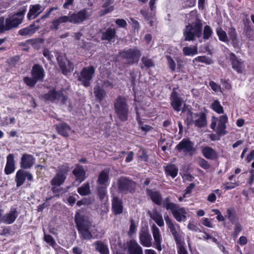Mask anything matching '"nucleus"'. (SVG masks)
Wrapping results in <instances>:
<instances>
[{"label":"nucleus","instance_id":"nucleus-1","mask_svg":"<svg viewBox=\"0 0 254 254\" xmlns=\"http://www.w3.org/2000/svg\"><path fill=\"white\" fill-rule=\"evenodd\" d=\"M186 18L190 23L186 26L184 30L185 40L190 41L195 37L199 38L202 35V25L197 15L196 10H192L187 14Z\"/></svg>","mask_w":254,"mask_h":254},{"label":"nucleus","instance_id":"nucleus-2","mask_svg":"<svg viewBox=\"0 0 254 254\" xmlns=\"http://www.w3.org/2000/svg\"><path fill=\"white\" fill-rule=\"evenodd\" d=\"M74 222L80 238L82 240H90L93 239V236L90 231L92 227V222L88 216L77 211L74 215Z\"/></svg>","mask_w":254,"mask_h":254},{"label":"nucleus","instance_id":"nucleus-3","mask_svg":"<svg viewBox=\"0 0 254 254\" xmlns=\"http://www.w3.org/2000/svg\"><path fill=\"white\" fill-rule=\"evenodd\" d=\"M87 18V12L85 9L78 12H75L71 15L61 16L54 19L51 22L50 28L52 30H58L60 24L66 22L78 24L84 21Z\"/></svg>","mask_w":254,"mask_h":254},{"label":"nucleus","instance_id":"nucleus-4","mask_svg":"<svg viewBox=\"0 0 254 254\" xmlns=\"http://www.w3.org/2000/svg\"><path fill=\"white\" fill-rule=\"evenodd\" d=\"M26 11L24 8L5 20L3 17H0V33L18 27L22 22Z\"/></svg>","mask_w":254,"mask_h":254},{"label":"nucleus","instance_id":"nucleus-5","mask_svg":"<svg viewBox=\"0 0 254 254\" xmlns=\"http://www.w3.org/2000/svg\"><path fill=\"white\" fill-rule=\"evenodd\" d=\"M171 197L163 199L162 205L167 211H170L174 218L179 222L187 220V212L186 208L180 207L179 205L171 201Z\"/></svg>","mask_w":254,"mask_h":254},{"label":"nucleus","instance_id":"nucleus-6","mask_svg":"<svg viewBox=\"0 0 254 254\" xmlns=\"http://www.w3.org/2000/svg\"><path fill=\"white\" fill-rule=\"evenodd\" d=\"M117 185L119 193L122 195H126L135 192L136 184L128 177L122 176L118 179Z\"/></svg>","mask_w":254,"mask_h":254},{"label":"nucleus","instance_id":"nucleus-7","mask_svg":"<svg viewBox=\"0 0 254 254\" xmlns=\"http://www.w3.org/2000/svg\"><path fill=\"white\" fill-rule=\"evenodd\" d=\"M121 58L129 65L137 63L141 56V52L136 47L124 49L119 52Z\"/></svg>","mask_w":254,"mask_h":254},{"label":"nucleus","instance_id":"nucleus-8","mask_svg":"<svg viewBox=\"0 0 254 254\" xmlns=\"http://www.w3.org/2000/svg\"><path fill=\"white\" fill-rule=\"evenodd\" d=\"M95 71V67L92 65L84 67L82 69L78 76V80L81 81L82 85L86 87L90 85Z\"/></svg>","mask_w":254,"mask_h":254},{"label":"nucleus","instance_id":"nucleus-9","mask_svg":"<svg viewBox=\"0 0 254 254\" xmlns=\"http://www.w3.org/2000/svg\"><path fill=\"white\" fill-rule=\"evenodd\" d=\"M194 143L189 138H183L176 147L175 149L179 152H183L185 154L192 156L196 152Z\"/></svg>","mask_w":254,"mask_h":254},{"label":"nucleus","instance_id":"nucleus-10","mask_svg":"<svg viewBox=\"0 0 254 254\" xmlns=\"http://www.w3.org/2000/svg\"><path fill=\"white\" fill-rule=\"evenodd\" d=\"M187 120L188 125L193 123L198 127H203L206 125V115L204 112H200L199 115L197 113L188 112Z\"/></svg>","mask_w":254,"mask_h":254},{"label":"nucleus","instance_id":"nucleus-11","mask_svg":"<svg viewBox=\"0 0 254 254\" xmlns=\"http://www.w3.org/2000/svg\"><path fill=\"white\" fill-rule=\"evenodd\" d=\"M164 219L167 227L173 236L176 244H178L182 242V237L179 233L180 226L178 224L174 223L168 215L164 216Z\"/></svg>","mask_w":254,"mask_h":254},{"label":"nucleus","instance_id":"nucleus-12","mask_svg":"<svg viewBox=\"0 0 254 254\" xmlns=\"http://www.w3.org/2000/svg\"><path fill=\"white\" fill-rule=\"evenodd\" d=\"M3 213V210L0 209V223L11 224L18 216L17 209L16 207H11L8 213L2 215Z\"/></svg>","mask_w":254,"mask_h":254},{"label":"nucleus","instance_id":"nucleus-13","mask_svg":"<svg viewBox=\"0 0 254 254\" xmlns=\"http://www.w3.org/2000/svg\"><path fill=\"white\" fill-rule=\"evenodd\" d=\"M44 98L48 101L53 102H61L64 104L67 100V97L64 95L62 91H56L53 89L48 92V93L44 95Z\"/></svg>","mask_w":254,"mask_h":254},{"label":"nucleus","instance_id":"nucleus-14","mask_svg":"<svg viewBox=\"0 0 254 254\" xmlns=\"http://www.w3.org/2000/svg\"><path fill=\"white\" fill-rule=\"evenodd\" d=\"M101 40L111 44L115 41L117 37V30L114 28L108 27L99 31Z\"/></svg>","mask_w":254,"mask_h":254},{"label":"nucleus","instance_id":"nucleus-15","mask_svg":"<svg viewBox=\"0 0 254 254\" xmlns=\"http://www.w3.org/2000/svg\"><path fill=\"white\" fill-rule=\"evenodd\" d=\"M171 105L175 111H180V109L185 103L184 95L173 89L170 95Z\"/></svg>","mask_w":254,"mask_h":254},{"label":"nucleus","instance_id":"nucleus-16","mask_svg":"<svg viewBox=\"0 0 254 254\" xmlns=\"http://www.w3.org/2000/svg\"><path fill=\"white\" fill-rule=\"evenodd\" d=\"M57 60L59 67L62 70V72L64 75H67L71 72L73 70V64L66 58L57 57Z\"/></svg>","mask_w":254,"mask_h":254},{"label":"nucleus","instance_id":"nucleus-17","mask_svg":"<svg viewBox=\"0 0 254 254\" xmlns=\"http://www.w3.org/2000/svg\"><path fill=\"white\" fill-rule=\"evenodd\" d=\"M127 254H143L142 248L134 239L127 241Z\"/></svg>","mask_w":254,"mask_h":254},{"label":"nucleus","instance_id":"nucleus-18","mask_svg":"<svg viewBox=\"0 0 254 254\" xmlns=\"http://www.w3.org/2000/svg\"><path fill=\"white\" fill-rule=\"evenodd\" d=\"M35 159L32 155L25 153L21 158L20 165L23 169H30L34 164Z\"/></svg>","mask_w":254,"mask_h":254},{"label":"nucleus","instance_id":"nucleus-19","mask_svg":"<svg viewBox=\"0 0 254 254\" xmlns=\"http://www.w3.org/2000/svg\"><path fill=\"white\" fill-rule=\"evenodd\" d=\"M230 60L232 68L238 73H242L245 66L243 61L232 53L230 54Z\"/></svg>","mask_w":254,"mask_h":254},{"label":"nucleus","instance_id":"nucleus-20","mask_svg":"<svg viewBox=\"0 0 254 254\" xmlns=\"http://www.w3.org/2000/svg\"><path fill=\"white\" fill-rule=\"evenodd\" d=\"M72 174L75 177V181L80 184L86 179V172L82 165L76 164L75 168L72 171Z\"/></svg>","mask_w":254,"mask_h":254},{"label":"nucleus","instance_id":"nucleus-21","mask_svg":"<svg viewBox=\"0 0 254 254\" xmlns=\"http://www.w3.org/2000/svg\"><path fill=\"white\" fill-rule=\"evenodd\" d=\"M114 107L115 111H128L127 99L122 96H119L114 102Z\"/></svg>","mask_w":254,"mask_h":254},{"label":"nucleus","instance_id":"nucleus-22","mask_svg":"<svg viewBox=\"0 0 254 254\" xmlns=\"http://www.w3.org/2000/svg\"><path fill=\"white\" fill-rule=\"evenodd\" d=\"M146 193L154 204L157 205L162 204L163 199L162 200V195L159 191L146 189Z\"/></svg>","mask_w":254,"mask_h":254},{"label":"nucleus","instance_id":"nucleus-23","mask_svg":"<svg viewBox=\"0 0 254 254\" xmlns=\"http://www.w3.org/2000/svg\"><path fill=\"white\" fill-rule=\"evenodd\" d=\"M44 10V8L40 4L31 5L27 13V18L29 20L36 18Z\"/></svg>","mask_w":254,"mask_h":254},{"label":"nucleus","instance_id":"nucleus-24","mask_svg":"<svg viewBox=\"0 0 254 254\" xmlns=\"http://www.w3.org/2000/svg\"><path fill=\"white\" fill-rule=\"evenodd\" d=\"M122 200L117 196H114L112 199V211L115 215L121 214L123 212Z\"/></svg>","mask_w":254,"mask_h":254},{"label":"nucleus","instance_id":"nucleus-25","mask_svg":"<svg viewBox=\"0 0 254 254\" xmlns=\"http://www.w3.org/2000/svg\"><path fill=\"white\" fill-rule=\"evenodd\" d=\"M152 231L154 240V248L158 251H161L162 250L161 243L162 239L160 235V232L159 228L155 225H153L152 227Z\"/></svg>","mask_w":254,"mask_h":254},{"label":"nucleus","instance_id":"nucleus-26","mask_svg":"<svg viewBox=\"0 0 254 254\" xmlns=\"http://www.w3.org/2000/svg\"><path fill=\"white\" fill-rule=\"evenodd\" d=\"M227 121L228 118L226 115H223L220 117L218 125L215 130V131L218 135L222 136L227 134V132L226 130V123Z\"/></svg>","mask_w":254,"mask_h":254},{"label":"nucleus","instance_id":"nucleus-27","mask_svg":"<svg viewBox=\"0 0 254 254\" xmlns=\"http://www.w3.org/2000/svg\"><path fill=\"white\" fill-rule=\"evenodd\" d=\"M31 75L38 81H43L45 74L43 67L39 64H35L31 70Z\"/></svg>","mask_w":254,"mask_h":254},{"label":"nucleus","instance_id":"nucleus-28","mask_svg":"<svg viewBox=\"0 0 254 254\" xmlns=\"http://www.w3.org/2000/svg\"><path fill=\"white\" fill-rule=\"evenodd\" d=\"M15 170V161L13 154H9L6 157V163L4 169L6 175H10L13 173Z\"/></svg>","mask_w":254,"mask_h":254},{"label":"nucleus","instance_id":"nucleus-29","mask_svg":"<svg viewBox=\"0 0 254 254\" xmlns=\"http://www.w3.org/2000/svg\"><path fill=\"white\" fill-rule=\"evenodd\" d=\"M55 128L58 134L65 137L69 136V132L71 129L70 127L65 122L56 125Z\"/></svg>","mask_w":254,"mask_h":254},{"label":"nucleus","instance_id":"nucleus-30","mask_svg":"<svg viewBox=\"0 0 254 254\" xmlns=\"http://www.w3.org/2000/svg\"><path fill=\"white\" fill-rule=\"evenodd\" d=\"M140 243L144 247H150L152 246V237L151 235L146 231H141L139 233Z\"/></svg>","mask_w":254,"mask_h":254},{"label":"nucleus","instance_id":"nucleus-31","mask_svg":"<svg viewBox=\"0 0 254 254\" xmlns=\"http://www.w3.org/2000/svg\"><path fill=\"white\" fill-rule=\"evenodd\" d=\"M201 152L203 156L207 159L215 160L218 158V153L211 147H202Z\"/></svg>","mask_w":254,"mask_h":254},{"label":"nucleus","instance_id":"nucleus-32","mask_svg":"<svg viewBox=\"0 0 254 254\" xmlns=\"http://www.w3.org/2000/svg\"><path fill=\"white\" fill-rule=\"evenodd\" d=\"M109 169L106 168L101 171L99 173L97 182L100 185L108 186L110 180Z\"/></svg>","mask_w":254,"mask_h":254},{"label":"nucleus","instance_id":"nucleus-33","mask_svg":"<svg viewBox=\"0 0 254 254\" xmlns=\"http://www.w3.org/2000/svg\"><path fill=\"white\" fill-rule=\"evenodd\" d=\"M39 28V26H35V23L31 24L29 26L20 29L18 34L21 36H31Z\"/></svg>","mask_w":254,"mask_h":254},{"label":"nucleus","instance_id":"nucleus-34","mask_svg":"<svg viewBox=\"0 0 254 254\" xmlns=\"http://www.w3.org/2000/svg\"><path fill=\"white\" fill-rule=\"evenodd\" d=\"M93 245L95 247V250L100 254H109V250L107 244L101 241L95 242Z\"/></svg>","mask_w":254,"mask_h":254},{"label":"nucleus","instance_id":"nucleus-35","mask_svg":"<svg viewBox=\"0 0 254 254\" xmlns=\"http://www.w3.org/2000/svg\"><path fill=\"white\" fill-rule=\"evenodd\" d=\"M25 173V170L23 169H19L17 171L15 177L17 188L21 187L24 183L26 179Z\"/></svg>","mask_w":254,"mask_h":254},{"label":"nucleus","instance_id":"nucleus-36","mask_svg":"<svg viewBox=\"0 0 254 254\" xmlns=\"http://www.w3.org/2000/svg\"><path fill=\"white\" fill-rule=\"evenodd\" d=\"M165 173L166 176H170L173 179L178 175V169L174 164H170L164 167Z\"/></svg>","mask_w":254,"mask_h":254},{"label":"nucleus","instance_id":"nucleus-37","mask_svg":"<svg viewBox=\"0 0 254 254\" xmlns=\"http://www.w3.org/2000/svg\"><path fill=\"white\" fill-rule=\"evenodd\" d=\"M70 171L69 164L67 163L60 165L57 170V174L66 178L68 172Z\"/></svg>","mask_w":254,"mask_h":254},{"label":"nucleus","instance_id":"nucleus-38","mask_svg":"<svg viewBox=\"0 0 254 254\" xmlns=\"http://www.w3.org/2000/svg\"><path fill=\"white\" fill-rule=\"evenodd\" d=\"M114 2V0H104L102 5L104 9L101 11V15H103L112 11L114 9L112 5Z\"/></svg>","mask_w":254,"mask_h":254},{"label":"nucleus","instance_id":"nucleus-39","mask_svg":"<svg viewBox=\"0 0 254 254\" xmlns=\"http://www.w3.org/2000/svg\"><path fill=\"white\" fill-rule=\"evenodd\" d=\"M94 94L96 99L100 101H102L106 95L105 90L99 85H96L94 87Z\"/></svg>","mask_w":254,"mask_h":254},{"label":"nucleus","instance_id":"nucleus-40","mask_svg":"<svg viewBox=\"0 0 254 254\" xmlns=\"http://www.w3.org/2000/svg\"><path fill=\"white\" fill-rule=\"evenodd\" d=\"M66 178L56 173L55 176L50 181L52 186H61L65 182Z\"/></svg>","mask_w":254,"mask_h":254},{"label":"nucleus","instance_id":"nucleus-41","mask_svg":"<svg viewBox=\"0 0 254 254\" xmlns=\"http://www.w3.org/2000/svg\"><path fill=\"white\" fill-rule=\"evenodd\" d=\"M140 13L146 19L149 25L152 26L153 25L155 12L149 13V12L146 10L142 9L140 10Z\"/></svg>","mask_w":254,"mask_h":254},{"label":"nucleus","instance_id":"nucleus-42","mask_svg":"<svg viewBox=\"0 0 254 254\" xmlns=\"http://www.w3.org/2000/svg\"><path fill=\"white\" fill-rule=\"evenodd\" d=\"M216 32L220 41L226 43L229 42V40L227 33L221 27H218L216 29Z\"/></svg>","mask_w":254,"mask_h":254},{"label":"nucleus","instance_id":"nucleus-43","mask_svg":"<svg viewBox=\"0 0 254 254\" xmlns=\"http://www.w3.org/2000/svg\"><path fill=\"white\" fill-rule=\"evenodd\" d=\"M44 40L41 38L31 39L26 41L28 45H30L34 49L39 50L43 43Z\"/></svg>","mask_w":254,"mask_h":254},{"label":"nucleus","instance_id":"nucleus-44","mask_svg":"<svg viewBox=\"0 0 254 254\" xmlns=\"http://www.w3.org/2000/svg\"><path fill=\"white\" fill-rule=\"evenodd\" d=\"M183 52L185 56H193L198 53L196 46L185 47L183 49Z\"/></svg>","mask_w":254,"mask_h":254},{"label":"nucleus","instance_id":"nucleus-45","mask_svg":"<svg viewBox=\"0 0 254 254\" xmlns=\"http://www.w3.org/2000/svg\"><path fill=\"white\" fill-rule=\"evenodd\" d=\"M77 192L81 195L85 196L91 193L89 183H85L77 189Z\"/></svg>","mask_w":254,"mask_h":254},{"label":"nucleus","instance_id":"nucleus-46","mask_svg":"<svg viewBox=\"0 0 254 254\" xmlns=\"http://www.w3.org/2000/svg\"><path fill=\"white\" fill-rule=\"evenodd\" d=\"M193 63L195 64L196 62L205 64L207 65H209L212 64V60L205 56H198L195 58L193 61Z\"/></svg>","mask_w":254,"mask_h":254},{"label":"nucleus","instance_id":"nucleus-47","mask_svg":"<svg viewBox=\"0 0 254 254\" xmlns=\"http://www.w3.org/2000/svg\"><path fill=\"white\" fill-rule=\"evenodd\" d=\"M227 218L229 220L234 224L237 220L236 211L233 207H230L227 209Z\"/></svg>","mask_w":254,"mask_h":254},{"label":"nucleus","instance_id":"nucleus-48","mask_svg":"<svg viewBox=\"0 0 254 254\" xmlns=\"http://www.w3.org/2000/svg\"><path fill=\"white\" fill-rule=\"evenodd\" d=\"M152 218L159 227L164 226V220L162 215L160 213L157 211L154 212Z\"/></svg>","mask_w":254,"mask_h":254},{"label":"nucleus","instance_id":"nucleus-49","mask_svg":"<svg viewBox=\"0 0 254 254\" xmlns=\"http://www.w3.org/2000/svg\"><path fill=\"white\" fill-rule=\"evenodd\" d=\"M136 120H137V121L138 123V125H139V127H140L141 130L143 131H145L146 132L151 130V129H152V127L149 125H143V123L140 119L139 112H136Z\"/></svg>","mask_w":254,"mask_h":254},{"label":"nucleus","instance_id":"nucleus-50","mask_svg":"<svg viewBox=\"0 0 254 254\" xmlns=\"http://www.w3.org/2000/svg\"><path fill=\"white\" fill-rule=\"evenodd\" d=\"M23 81L28 86L33 87L38 81L32 76V77H25L23 78Z\"/></svg>","mask_w":254,"mask_h":254},{"label":"nucleus","instance_id":"nucleus-51","mask_svg":"<svg viewBox=\"0 0 254 254\" xmlns=\"http://www.w3.org/2000/svg\"><path fill=\"white\" fill-rule=\"evenodd\" d=\"M106 188V187L103 186H100L97 188L98 196L101 201L104 199L105 196L107 195V191Z\"/></svg>","mask_w":254,"mask_h":254},{"label":"nucleus","instance_id":"nucleus-52","mask_svg":"<svg viewBox=\"0 0 254 254\" xmlns=\"http://www.w3.org/2000/svg\"><path fill=\"white\" fill-rule=\"evenodd\" d=\"M213 34L212 28L208 25H205L204 27L203 32V38L204 40H208L210 38Z\"/></svg>","mask_w":254,"mask_h":254},{"label":"nucleus","instance_id":"nucleus-53","mask_svg":"<svg viewBox=\"0 0 254 254\" xmlns=\"http://www.w3.org/2000/svg\"><path fill=\"white\" fill-rule=\"evenodd\" d=\"M229 36V40H231L232 42H235L237 40V32L234 28L231 27L229 28L228 31Z\"/></svg>","mask_w":254,"mask_h":254},{"label":"nucleus","instance_id":"nucleus-54","mask_svg":"<svg viewBox=\"0 0 254 254\" xmlns=\"http://www.w3.org/2000/svg\"><path fill=\"white\" fill-rule=\"evenodd\" d=\"M141 63L144 66L149 68L154 66V64L152 60L146 57H142L141 59Z\"/></svg>","mask_w":254,"mask_h":254},{"label":"nucleus","instance_id":"nucleus-55","mask_svg":"<svg viewBox=\"0 0 254 254\" xmlns=\"http://www.w3.org/2000/svg\"><path fill=\"white\" fill-rule=\"evenodd\" d=\"M197 163L200 167L205 170H207L210 168V165L208 162L201 157L198 159Z\"/></svg>","mask_w":254,"mask_h":254},{"label":"nucleus","instance_id":"nucleus-56","mask_svg":"<svg viewBox=\"0 0 254 254\" xmlns=\"http://www.w3.org/2000/svg\"><path fill=\"white\" fill-rule=\"evenodd\" d=\"M166 58L167 60L168 66L172 71L176 69V63L170 56L166 55Z\"/></svg>","mask_w":254,"mask_h":254},{"label":"nucleus","instance_id":"nucleus-57","mask_svg":"<svg viewBox=\"0 0 254 254\" xmlns=\"http://www.w3.org/2000/svg\"><path fill=\"white\" fill-rule=\"evenodd\" d=\"M235 227L233 233V237L235 238H237L239 233L242 231L243 227L240 223H234Z\"/></svg>","mask_w":254,"mask_h":254},{"label":"nucleus","instance_id":"nucleus-58","mask_svg":"<svg viewBox=\"0 0 254 254\" xmlns=\"http://www.w3.org/2000/svg\"><path fill=\"white\" fill-rule=\"evenodd\" d=\"M211 109L214 111H223L222 106L220 105V102L215 100L211 104Z\"/></svg>","mask_w":254,"mask_h":254},{"label":"nucleus","instance_id":"nucleus-59","mask_svg":"<svg viewBox=\"0 0 254 254\" xmlns=\"http://www.w3.org/2000/svg\"><path fill=\"white\" fill-rule=\"evenodd\" d=\"M196 0H185L182 3V8H190L195 6Z\"/></svg>","mask_w":254,"mask_h":254},{"label":"nucleus","instance_id":"nucleus-60","mask_svg":"<svg viewBox=\"0 0 254 254\" xmlns=\"http://www.w3.org/2000/svg\"><path fill=\"white\" fill-rule=\"evenodd\" d=\"M178 254H189L184 246V243L182 242L176 244Z\"/></svg>","mask_w":254,"mask_h":254},{"label":"nucleus","instance_id":"nucleus-61","mask_svg":"<svg viewBox=\"0 0 254 254\" xmlns=\"http://www.w3.org/2000/svg\"><path fill=\"white\" fill-rule=\"evenodd\" d=\"M44 240L47 243L49 244L52 247L55 246L56 244V242L54 238L49 234H44Z\"/></svg>","mask_w":254,"mask_h":254},{"label":"nucleus","instance_id":"nucleus-62","mask_svg":"<svg viewBox=\"0 0 254 254\" xmlns=\"http://www.w3.org/2000/svg\"><path fill=\"white\" fill-rule=\"evenodd\" d=\"M224 189L225 190H228L234 189L236 187L239 186V184L238 182L232 183L227 182L223 184Z\"/></svg>","mask_w":254,"mask_h":254},{"label":"nucleus","instance_id":"nucleus-63","mask_svg":"<svg viewBox=\"0 0 254 254\" xmlns=\"http://www.w3.org/2000/svg\"><path fill=\"white\" fill-rule=\"evenodd\" d=\"M115 22L120 28H125L127 26V23L124 19H117L115 20Z\"/></svg>","mask_w":254,"mask_h":254},{"label":"nucleus","instance_id":"nucleus-64","mask_svg":"<svg viewBox=\"0 0 254 254\" xmlns=\"http://www.w3.org/2000/svg\"><path fill=\"white\" fill-rule=\"evenodd\" d=\"M116 116L121 121H126L127 120V112H115Z\"/></svg>","mask_w":254,"mask_h":254}]
</instances>
